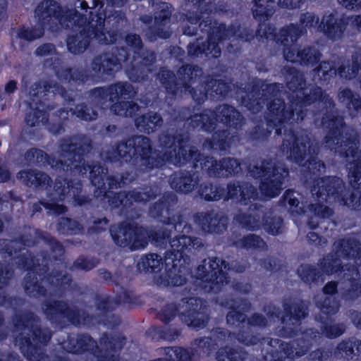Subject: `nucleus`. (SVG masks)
<instances>
[{"label": "nucleus", "mask_w": 361, "mask_h": 361, "mask_svg": "<svg viewBox=\"0 0 361 361\" xmlns=\"http://www.w3.org/2000/svg\"><path fill=\"white\" fill-rule=\"evenodd\" d=\"M196 11H188L185 14L187 22L192 25H198L207 18L214 19L209 15L212 12L210 3L206 0H188Z\"/></svg>", "instance_id": "40"}, {"label": "nucleus", "mask_w": 361, "mask_h": 361, "mask_svg": "<svg viewBox=\"0 0 361 361\" xmlns=\"http://www.w3.org/2000/svg\"><path fill=\"white\" fill-rule=\"evenodd\" d=\"M317 306L320 310L315 316V320L322 324V333L328 338L333 339L341 336L345 331L343 324H331L333 317L338 312L341 307L338 299L326 297L319 302Z\"/></svg>", "instance_id": "23"}, {"label": "nucleus", "mask_w": 361, "mask_h": 361, "mask_svg": "<svg viewBox=\"0 0 361 361\" xmlns=\"http://www.w3.org/2000/svg\"><path fill=\"white\" fill-rule=\"evenodd\" d=\"M163 118L157 112L148 111L135 118V124L136 128L144 133L150 134L163 125Z\"/></svg>", "instance_id": "42"}, {"label": "nucleus", "mask_w": 361, "mask_h": 361, "mask_svg": "<svg viewBox=\"0 0 361 361\" xmlns=\"http://www.w3.org/2000/svg\"><path fill=\"white\" fill-rule=\"evenodd\" d=\"M338 100L349 111H361V97L349 87L341 89L338 92Z\"/></svg>", "instance_id": "49"}, {"label": "nucleus", "mask_w": 361, "mask_h": 361, "mask_svg": "<svg viewBox=\"0 0 361 361\" xmlns=\"http://www.w3.org/2000/svg\"><path fill=\"white\" fill-rule=\"evenodd\" d=\"M257 197V188L247 181L233 180L229 182L225 189L224 200H238L241 204L247 205L251 200Z\"/></svg>", "instance_id": "29"}, {"label": "nucleus", "mask_w": 361, "mask_h": 361, "mask_svg": "<svg viewBox=\"0 0 361 361\" xmlns=\"http://www.w3.org/2000/svg\"><path fill=\"white\" fill-rule=\"evenodd\" d=\"M16 178L25 186L37 190L46 189L52 183L47 173L35 169L20 170L17 173Z\"/></svg>", "instance_id": "35"}, {"label": "nucleus", "mask_w": 361, "mask_h": 361, "mask_svg": "<svg viewBox=\"0 0 361 361\" xmlns=\"http://www.w3.org/2000/svg\"><path fill=\"white\" fill-rule=\"evenodd\" d=\"M294 192L293 190H286L281 197L280 202L283 205L288 204L291 213H295L298 216L304 215L307 212L306 207L303 205L300 206V201L295 197Z\"/></svg>", "instance_id": "63"}, {"label": "nucleus", "mask_w": 361, "mask_h": 361, "mask_svg": "<svg viewBox=\"0 0 361 361\" xmlns=\"http://www.w3.org/2000/svg\"><path fill=\"white\" fill-rule=\"evenodd\" d=\"M57 79L64 84L71 86H80L90 80V73L83 67H59L55 70Z\"/></svg>", "instance_id": "33"}, {"label": "nucleus", "mask_w": 361, "mask_h": 361, "mask_svg": "<svg viewBox=\"0 0 361 361\" xmlns=\"http://www.w3.org/2000/svg\"><path fill=\"white\" fill-rule=\"evenodd\" d=\"M298 63L302 66H314L322 57L321 52L314 47L307 46L298 51Z\"/></svg>", "instance_id": "61"}, {"label": "nucleus", "mask_w": 361, "mask_h": 361, "mask_svg": "<svg viewBox=\"0 0 361 361\" xmlns=\"http://www.w3.org/2000/svg\"><path fill=\"white\" fill-rule=\"evenodd\" d=\"M304 33L306 32L300 24L290 23L279 30L278 39L281 45H287L290 42L294 44Z\"/></svg>", "instance_id": "51"}, {"label": "nucleus", "mask_w": 361, "mask_h": 361, "mask_svg": "<svg viewBox=\"0 0 361 361\" xmlns=\"http://www.w3.org/2000/svg\"><path fill=\"white\" fill-rule=\"evenodd\" d=\"M348 286L342 293V298L348 302L361 300V279L351 276L347 279Z\"/></svg>", "instance_id": "60"}, {"label": "nucleus", "mask_w": 361, "mask_h": 361, "mask_svg": "<svg viewBox=\"0 0 361 361\" xmlns=\"http://www.w3.org/2000/svg\"><path fill=\"white\" fill-rule=\"evenodd\" d=\"M185 309L180 314L182 322L195 330L204 329L210 319L207 302L200 298L189 297L182 299Z\"/></svg>", "instance_id": "22"}, {"label": "nucleus", "mask_w": 361, "mask_h": 361, "mask_svg": "<svg viewBox=\"0 0 361 361\" xmlns=\"http://www.w3.org/2000/svg\"><path fill=\"white\" fill-rule=\"evenodd\" d=\"M336 248L344 259L360 260L361 263V243L357 238L340 239Z\"/></svg>", "instance_id": "43"}, {"label": "nucleus", "mask_w": 361, "mask_h": 361, "mask_svg": "<svg viewBox=\"0 0 361 361\" xmlns=\"http://www.w3.org/2000/svg\"><path fill=\"white\" fill-rule=\"evenodd\" d=\"M286 87L295 96L290 99V104L296 111L295 106L300 108L310 106L318 102L322 104L323 114L322 124L326 130L324 142L326 145H337L344 147L345 155L355 157L357 153V136L348 131H343L345 122L343 116L338 114V110L334 99L322 87L312 86L307 92V81L302 72L294 67L286 70Z\"/></svg>", "instance_id": "1"}, {"label": "nucleus", "mask_w": 361, "mask_h": 361, "mask_svg": "<svg viewBox=\"0 0 361 361\" xmlns=\"http://www.w3.org/2000/svg\"><path fill=\"white\" fill-rule=\"evenodd\" d=\"M203 74V69L198 65L185 63L177 71L178 80L173 71L166 67L160 68L157 79L167 94L176 97L184 89L199 104L204 102L209 96L214 98L228 96L231 91L229 82L213 75H207L201 80Z\"/></svg>", "instance_id": "5"}, {"label": "nucleus", "mask_w": 361, "mask_h": 361, "mask_svg": "<svg viewBox=\"0 0 361 361\" xmlns=\"http://www.w3.org/2000/svg\"><path fill=\"white\" fill-rule=\"evenodd\" d=\"M82 188V184L78 179L57 176L54 183V191L58 200H63L66 197H70L73 200L74 204L80 207L91 202L88 196L80 195Z\"/></svg>", "instance_id": "26"}, {"label": "nucleus", "mask_w": 361, "mask_h": 361, "mask_svg": "<svg viewBox=\"0 0 361 361\" xmlns=\"http://www.w3.org/2000/svg\"><path fill=\"white\" fill-rule=\"evenodd\" d=\"M163 267V259L157 253H148L142 255L137 263L140 273L157 274Z\"/></svg>", "instance_id": "45"}, {"label": "nucleus", "mask_w": 361, "mask_h": 361, "mask_svg": "<svg viewBox=\"0 0 361 361\" xmlns=\"http://www.w3.org/2000/svg\"><path fill=\"white\" fill-rule=\"evenodd\" d=\"M104 160L111 164L132 161L136 171L145 173L161 169L171 159L169 152L155 149L150 138L137 135L116 142L105 152Z\"/></svg>", "instance_id": "7"}, {"label": "nucleus", "mask_w": 361, "mask_h": 361, "mask_svg": "<svg viewBox=\"0 0 361 361\" xmlns=\"http://www.w3.org/2000/svg\"><path fill=\"white\" fill-rule=\"evenodd\" d=\"M248 170L254 178L260 179L259 190L263 195L269 198L281 193L284 180L289 175L288 168L273 163L271 159H262L260 165L250 166Z\"/></svg>", "instance_id": "17"}, {"label": "nucleus", "mask_w": 361, "mask_h": 361, "mask_svg": "<svg viewBox=\"0 0 361 361\" xmlns=\"http://www.w3.org/2000/svg\"><path fill=\"white\" fill-rule=\"evenodd\" d=\"M322 271L326 275L340 274L343 271V265L340 257L334 253L328 254L319 263Z\"/></svg>", "instance_id": "57"}, {"label": "nucleus", "mask_w": 361, "mask_h": 361, "mask_svg": "<svg viewBox=\"0 0 361 361\" xmlns=\"http://www.w3.org/2000/svg\"><path fill=\"white\" fill-rule=\"evenodd\" d=\"M96 310L99 312L102 317L104 325L109 327H116L121 323L118 316H116L113 312L117 305L116 298L111 295H94L93 298Z\"/></svg>", "instance_id": "30"}, {"label": "nucleus", "mask_w": 361, "mask_h": 361, "mask_svg": "<svg viewBox=\"0 0 361 361\" xmlns=\"http://www.w3.org/2000/svg\"><path fill=\"white\" fill-rule=\"evenodd\" d=\"M197 192L201 199L207 202H214L224 197L225 188L220 184L207 181L200 184Z\"/></svg>", "instance_id": "47"}, {"label": "nucleus", "mask_w": 361, "mask_h": 361, "mask_svg": "<svg viewBox=\"0 0 361 361\" xmlns=\"http://www.w3.org/2000/svg\"><path fill=\"white\" fill-rule=\"evenodd\" d=\"M164 224L165 226H169L171 229V231L174 230L176 232L178 233V235L175 236L172 240L170 242V245L171 246V243L179 238L183 236L188 237L192 239V243L190 245V250L187 252V253H190L192 252V249L197 245L198 242V238L195 237H191L188 235L192 231V226L189 224L185 221L182 216L179 215L178 216H172L171 217L165 218L164 220Z\"/></svg>", "instance_id": "41"}, {"label": "nucleus", "mask_w": 361, "mask_h": 361, "mask_svg": "<svg viewBox=\"0 0 361 361\" xmlns=\"http://www.w3.org/2000/svg\"><path fill=\"white\" fill-rule=\"evenodd\" d=\"M73 15L77 17V20L81 21L83 25H79L81 30L75 34L68 35L66 38V46L68 51L74 55L81 54L90 46V42L94 39L93 25L92 22H87L85 14H80L75 8Z\"/></svg>", "instance_id": "25"}, {"label": "nucleus", "mask_w": 361, "mask_h": 361, "mask_svg": "<svg viewBox=\"0 0 361 361\" xmlns=\"http://www.w3.org/2000/svg\"><path fill=\"white\" fill-rule=\"evenodd\" d=\"M104 23L101 25H97V24L93 25L94 40L99 44L104 45L114 44L118 39H123V36L121 32L114 30L104 32Z\"/></svg>", "instance_id": "54"}, {"label": "nucleus", "mask_w": 361, "mask_h": 361, "mask_svg": "<svg viewBox=\"0 0 361 361\" xmlns=\"http://www.w3.org/2000/svg\"><path fill=\"white\" fill-rule=\"evenodd\" d=\"M194 106H180L173 109L171 118L176 125L183 124L188 131L197 128L207 133H212L211 138L204 140L203 146L210 150H228L233 141V135L228 129L215 130L219 122L228 128L238 129L241 126L243 116L232 105H219L215 110L206 109L195 114Z\"/></svg>", "instance_id": "3"}, {"label": "nucleus", "mask_w": 361, "mask_h": 361, "mask_svg": "<svg viewBox=\"0 0 361 361\" xmlns=\"http://www.w3.org/2000/svg\"><path fill=\"white\" fill-rule=\"evenodd\" d=\"M178 202V197L172 192H164L159 199L149 207L150 216L164 223L165 218L171 217L175 205Z\"/></svg>", "instance_id": "36"}, {"label": "nucleus", "mask_w": 361, "mask_h": 361, "mask_svg": "<svg viewBox=\"0 0 361 361\" xmlns=\"http://www.w3.org/2000/svg\"><path fill=\"white\" fill-rule=\"evenodd\" d=\"M334 355L346 360H357L361 355V341L353 337L342 340L334 349Z\"/></svg>", "instance_id": "39"}, {"label": "nucleus", "mask_w": 361, "mask_h": 361, "mask_svg": "<svg viewBox=\"0 0 361 361\" xmlns=\"http://www.w3.org/2000/svg\"><path fill=\"white\" fill-rule=\"evenodd\" d=\"M115 87L112 84L107 87H96L89 91V98L91 102L97 106H102L108 101L114 102V92L116 91Z\"/></svg>", "instance_id": "52"}, {"label": "nucleus", "mask_w": 361, "mask_h": 361, "mask_svg": "<svg viewBox=\"0 0 361 361\" xmlns=\"http://www.w3.org/2000/svg\"><path fill=\"white\" fill-rule=\"evenodd\" d=\"M199 178L192 171H175L170 177V186L178 193H190L197 185Z\"/></svg>", "instance_id": "37"}, {"label": "nucleus", "mask_w": 361, "mask_h": 361, "mask_svg": "<svg viewBox=\"0 0 361 361\" xmlns=\"http://www.w3.org/2000/svg\"><path fill=\"white\" fill-rule=\"evenodd\" d=\"M139 189L128 190L130 200L133 204L134 202L146 204L156 200L160 194V188L156 185H143Z\"/></svg>", "instance_id": "44"}, {"label": "nucleus", "mask_w": 361, "mask_h": 361, "mask_svg": "<svg viewBox=\"0 0 361 361\" xmlns=\"http://www.w3.org/2000/svg\"><path fill=\"white\" fill-rule=\"evenodd\" d=\"M196 221L209 233L221 234L227 228V219L214 210L197 214Z\"/></svg>", "instance_id": "34"}, {"label": "nucleus", "mask_w": 361, "mask_h": 361, "mask_svg": "<svg viewBox=\"0 0 361 361\" xmlns=\"http://www.w3.org/2000/svg\"><path fill=\"white\" fill-rule=\"evenodd\" d=\"M147 334H149L153 340L173 341L180 336L181 332L177 329L159 326H152Z\"/></svg>", "instance_id": "58"}, {"label": "nucleus", "mask_w": 361, "mask_h": 361, "mask_svg": "<svg viewBox=\"0 0 361 361\" xmlns=\"http://www.w3.org/2000/svg\"><path fill=\"white\" fill-rule=\"evenodd\" d=\"M268 114L265 116L266 126L258 121L248 132V139L261 144L268 141L274 128L278 124H284L295 120V109L292 105L286 106L285 100L279 97H273L267 103Z\"/></svg>", "instance_id": "15"}, {"label": "nucleus", "mask_w": 361, "mask_h": 361, "mask_svg": "<svg viewBox=\"0 0 361 361\" xmlns=\"http://www.w3.org/2000/svg\"><path fill=\"white\" fill-rule=\"evenodd\" d=\"M12 322L16 330L28 331L27 335L20 333L16 338L23 357L28 361H41L45 355L42 348L51 341V331L47 327H42L39 317L28 310L15 314L12 317Z\"/></svg>", "instance_id": "9"}, {"label": "nucleus", "mask_w": 361, "mask_h": 361, "mask_svg": "<svg viewBox=\"0 0 361 361\" xmlns=\"http://www.w3.org/2000/svg\"><path fill=\"white\" fill-rule=\"evenodd\" d=\"M247 352L242 347L226 345L220 348L216 354L217 361H245Z\"/></svg>", "instance_id": "53"}, {"label": "nucleus", "mask_w": 361, "mask_h": 361, "mask_svg": "<svg viewBox=\"0 0 361 361\" xmlns=\"http://www.w3.org/2000/svg\"><path fill=\"white\" fill-rule=\"evenodd\" d=\"M42 308L46 318L52 324L60 328L68 324L74 326L94 325L97 317L86 310L75 306L71 307L66 300L51 299L45 300L42 303Z\"/></svg>", "instance_id": "14"}, {"label": "nucleus", "mask_w": 361, "mask_h": 361, "mask_svg": "<svg viewBox=\"0 0 361 361\" xmlns=\"http://www.w3.org/2000/svg\"><path fill=\"white\" fill-rule=\"evenodd\" d=\"M230 243L236 248L246 250H257L264 247L266 245L261 236L254 233H249L239 239H231Z\"/></svg>", "instance_id": "55"}, {"label": "nucleus", "mask_w": 361, "mask_h": 361, "mask_svg": "<svg viewBox=\"0 0 361 361\" xmlns=\"http://www.w3.org/2000/svg\"><path fill=\"white\" fill-rule=\"evenodd\" d=\"M191 243V238L183 236L174 240L171 243V249L166 252V266H171L166 276L167 286L178 287L186 284L188 276L191 274L190 257L189 253H187Z\"/></svg>", "instance_id": "16"}, {"label": "nucleus", "mask_w": 361, "mask_h": 361, "mask_svg": "<svg viewBox=\"0 0 361 361\" xmlns=\"http://www.w3.org/2000/svg\"><path fill=\"white\" fill-rule=\"evenodd\" d=\"M297 274L300 280L307 285L317 284L323 282L322 273L310 264H302L297 269Z\"/></svg>", "instance_id": "50"}, {"label": "nucleus", "mask_w": 361, "mask_h": 361, "mask_svg": "<svg viewBox=\"0 0 361 361\" xmlns=\"http://www.w3.org/2000/svg\"><path fill=\"white\" fill-rule=\"evenodd\" d=\"M25 293L30 298H39L46 297L47 288L37 280L35 273H27L23 279Z\"/></svg>", "instance_id": "48"}, {"label": "nucleus", "mask_w": 361, "mask_h": 361, "mask_svg": "<svg viewBox=\"0 0 361 361\" xmlns=\"http://www.w3.org/2000/svg\"><path fill=\"white\" fill-rule=\"evenodd\" d=\"M361 70V52H354L348 63H342L336 68L335 62L322 61L314 70L321 81L329 83L338 75L341 78L351 80L355 78Z\"/></svg>", "instance_id": "21"}, {"label": "nucleus", "mask_w": 361, "mask_h": 361, "mask_svg": "<svg viewBox=\"0 0 361 361\" xmlns=\"http://www.w3.org/2000/svg\"><path fill=\"white\" fill-rule=\"evenodd\" d=\"M97 192V196L100 197L101 201L106 203L112 210L119 209L121 212H128L133 209L128 190L114 192L108 190L105 185Z\"/></svg>", "instance_id": "31"}, {"label": "nucleus", "mask_w": 361, "mask_h": 361, "mask_svg": "<svg viewBox=\"0 0 361 361\" xmlns=\"http://www.w3.org/2000/svg\"><path fill=\"white\" fill-rule=\"evenodd\" d=\"M91 148V141L85 136L63 138L59 145L61 157L68 161L67 168L82 177L89 173L91 184L99 190L106 185L104 168L98 162L88 164L85 161V156Z\"/></svg>", "instance_id": "10"}, {"label": "nucleus", "mask_w": 361, "mask_h": 361, "mask_svg": "<svg viewBox=\"0 0 361 361\" xmlns=\"http://www.w3.org/2000/svg\"><path fill=\"white\" fill-rule=\"evenodd\" d=\"M56 230L62 235H74L84 231L83 226L77 220L61 216L56 223Z\"/></svg>", "instance_id": "56"}, {"label": "nucleus", "mask_w": 361, "mask_h": 361, "mask_svg": "<svg viewBox=\"0 0 361 361\" xmlns=\"http://www.w3.org/2000/svg\"><path fill=\"white\" fill-rule=\"evenodd\" d=\"M252 3V13L253 18L259 23L269 20L274 13L272 8L267 5L264 0H253Z\"/></svg>", "instance_id": "62"}, {"label": "nucleus", "mask_w": 361, "mask_h": 361, "mask_svg": "<svg viewBox=\"0 0 361 361\" xmlns=\"http://www.w3.org/2000/svg\"><path fill=\"white\" fill-rule=\"evenodd\" d=\"M35 17L38 25L32 27L19 26L17 30L18 39L28 42L40 39L44 36L45 30L57 32L68 19L66 11L55 0L41 1L35 9Z\"/></svg>", "instance_id": "13"}, {"label": "nucleus", "mask_w": 361, "mask_h": 361, "mask_svg": "<svg viewBox=\"0 0 361 361\" xmlns=\"http://www.w3.org/2000/svg\"><path fill=\"white\" fill-rule=\"evenodd\" d=\"M30 94L32 102L29 103L30 111L25 116V122L30 127L38 126L40 123L44 126L48 123L49 112L56 107V104L52 101L56 95L61 96L68 103L75 100L66 87L52 80L33 83L30 87Z\"/></svg>", "instance_id": "11"}, {"label": "nucleus", "mask_w": 361, "mask_h": 361, "mask_svg": "<svg viewBox=\"0 0 361 361\" xmlns=\"http://www.w3.org/2000/svg\"><path fill=\"white\" fill-rule=\"evenodd\" d=\"M350 16L344 14L338 16L334 13L325 14L318 27V30L329 39L333 41L341 39L343 37L349 24Z\"/></svg>", "instance_id": "27"}, {"label": "nucleus", "mask_w": 361, "mask_h": 361, "mask_svg": "<svg viewBox=\"0 0 361 361\" xmlns=\"http://www.w3.org/2000/svg\"><path fill=\"white\" fill-rule=\"evenodd\" d=\"M48 154L37 147H31L27 149L24 154V159L30 166H35L40 168L47 167Z\"/></svg>", "instance_id": "59"}, {"label": "nucleus", "mask_w": 361, "mask_h": 361, "mask_svg": "<svg viewBox=\"0 0 361 361\" xmlns=\"http://www.w3.org/2000/svg\"><path fill=\"white\" fill-rule=\"evenodd\" d=\"M222 306L228 309L226 316V323L229 326L242 328L247 322L246 313L252 308L251 302L244 298L226 299Z\"/></svg>", "instance_id": "28"}, {"label": "nucleus", "mask_w": 361, "mask_h": 361, "mask_svg": "<svg viewBox=\"0 0 361 361\" xmlns=\"http://www.w3.org/2000/svg\"><path fill=\"white\" fill-rule=\"evenodd\" d=\"M190 140L188 132L165 133L159 137L163 147L171 149L169 157L176 166L189 164L197 169L200 164L211 177H229L241 171L239 159L228 157L217 160L214 157L204 156L197 147L190 145Z\"/></svg>", "instance_id": "6"}, {"label": "nucleus", "mask_w": 361, "mask_h": 361, "mask_svg": "<svg viewBox=\"0 0 361 361\" xmlns=\"http://www.w3.org/2000/svg\"><path fill=\"white\" fill-rule=\"evenodd\" d=\"M109 232L116 245L132 251L143 249L149 243V231L135 223L121 221L111 225Z\"/></svg>", "instance_id": "19"}, {"label": "nucleus", "mask_w": 361, "mask_h": 361, "mask_svg": "<svg viewBox=\"0 0 361 361\" xmlns=\"http://www.w3.org/2000/svg\"><path fill=\"white\" fill-rule=\"evenodd\" d=\"M164 355H172L175 361H199L197 350L194 348L183 346H168L160 348Z\"/></svg>", "instance_id": "46"}, {"label": "nucleus", "mask_w": 361, "mask_h": 361, "mask_svg": "<svg viewBox=\"0 0 361 361\" xmlns=\"http://www.w3.org/2000/svg\"><path fill=\"white\" fill-rule=\"evenodd\" d=\"M268 345L272 348L278 347L279 351L288 360H293L294 353L300 357L305 355L310 349L311 341L304 338H297L293 343L285 342L279 338H270Z\"/></svg>", "instance_id": "32"}, {"label": "nucleus", "mask_w": 361, "mask_h": 361, "mask_svg": "<svg viewBox=\"0 0 361 361\" xmlns=\"http://www.w3.org/2000/svg\"><path fill=\"white\" fill-rule=\"evenodd\" d=\"M200 32L206 34L207 38H196L187 46L188 55L191 59L212 56L218 58L221 53L219 43L235 37L238 27L233 24L227 26L216 19L207 18L200 25Z\"/></svg>", "instance_id": "12"}, {"label": "nucleus", "mask_w": 361, "mask_h": 361, "mask_svg": "<svg viewBox=\"0 0 361 361\" xmlns=\"http://www.w3.org/2000/svg\"><path fill=\"white\" fill-rule=\"evenodd\" d=\"M288 135L290 139H283L280 149L288 154L290 160L298 164H301L309 155L304 164L306 170L303 176L304 183L310 188L312 194L315 195L318 200L326 202L341 200L344 182L337 176L320 177L326 166L323 161L317 158V153L309 135H298L293 130H290Z\"/></svg>", "instance_id": "2"}, {"label": "nucleus", "mask_w": 361, "mask_h": 361, "mask_svg": "<svg viewBox=\"0 0 361 361\" xmlns=\"http://www.w3.org/2000/svg\"><path fill=\"white\" fill-rule=\"evenodd\" d=\"M234 219L243 229L257 231L261 228L269 235H277L282 233L283 219L275 216L271 211L263 209V207L256 204L253 213H240Z\"/></svg>", "instance_id": "18"}, {"label": "nucleus", "mask_w": 361, "mask_h": 361, "mask_svg": "<svg viewBox=\"0 0 361 361\" xmlns=\"http://www.w3.org/2000/svg\"><path fill=\"white\" fill-rule=\"evenodd\" d=\"M197 352L202 353L205 356H210L217 349L219 344L211 336H202L197 338L192 343Z\"/></svg>", "instance_id": "64"}, {"label": "nucleus", "mask_w": 361, "mask_h": 361, "mask_svg": "<svg viewBox=\"0 0 361 361\" xmlns=\"http://www.w3.org/2000/svg\"><path fill=\"white\" fill-rule=\"evenodd\" d=\"M204 259L196 269V279L209 287V290L217 293L229 281L227 271L230 270L229 263L217 257L209 258V262Z\"/></svg>", "instance_id": "20"}, {"label": "nucleus", "mask_w": 361, "mask_h": 361, "mask_svg": "<svg viewBox=\"0 0 361 361\" xmlns=\"http://www.w3.org/2000/svg\"><path fill=\"white\" fill-rule=\"evenodd\" d=\"M283 314L281 318L282 324H286L288 319L300 325L309 314L308 307L302 301L283 302Z\"/></svg>", "instance_id": "38"}, {"label": "nucleus", "mask_w": 361, "mask_h": 361, "mask_svg": "<svg viewBox=\"0 0 361 361\" xmlns=\"http://www.w3.org/2000/svg\"><path fill=\"white\" fill-rule=\"evenodd\" d=\"M127 342V338L121 333L104 332L99 338V343L88 333H79L75 336L68 335L61 343L62 349L73 355L89 353L96 361H119L120 354Z\"/></svg>", "instance_id": "8"}, {"label": "nucleus", "mask_w": 361, "mask_h": 361, "mask_svg": "<svg viewBox=\"0 0 361 361\" xmlns=\"http://www.w3.org/2000/svg\"><path fill=\"white\" fill-rule=\"evenodd\" d=\"M123 39L127 47H114L111 51L94 56L90 63L92 71L102 80L114 78L122 68V63L128 62L132 50L134 55L126 69L128 78L133 82L147 80L156 61L155 53L144 49L143 42L138 34L129 32Z\"/></svg>", "instance_id": "4"}, {"label": "nucleus", "mask_w": 361, "mask_h": 361, "mask_svg": "<svg viewBox=\"0 0 361 361\" xmlns=\"http://www.w3.org/2000/svg\"><path fill=\"white\" fill-rule=\"evenodd\" d=\"M172 16V6L169 3L161 1L155 6L154 24L144 30V36L149 42L158 39H166L171 37L169 30Z\"/></svg>", "instance_id": "24"}]
</instances>
